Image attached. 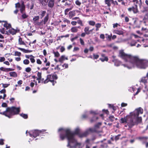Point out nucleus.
I'll return each instance as SVG.
<instances>
[{"mask_svg": "<svg viewBox=\"0 0 148 148\" xmlns=\"http://www.w3.org/2000/svg\"><path fill=\"white\" fill-rule=\"evenodd\" d=\"M21 13L22 14L21 15V20L26 18L29 16L26 13L24 12Z\"/></svg>", "mask_w": 148, "mask_h": 148, "instance_id": "nucleus-19", "label": "nucleus"}, {"mask_svg": "<svg viewBox=\"0 0 148 148\" xmlns=\"http://www.w3.org/2000/svg\"><path fill=\"white\" fill-rule=\"evenodd\" d=\"M141 22V21L138 20H135L134 22V26L136 28H140V24Z\"/></svg>", "mask_w": 148, "mask_h": 148, "instance_id": "nucleus-11", "label": "nucleus"}, {"mask_svg": "<svg viewBox=\"0 0 148 148\" xmlns=\"http://www.w3.org/2000/svg\"><path fill=\"white\" fill-rule=\"evenodd\" d=\"M39 19V16H34L33 18V20L34 21V23L39 24V23H38V20Z\"/></svg>", "mask_w": 148, "mask_h": 148, "instance_id": "nucleus-16", "label": "nucleus"}, {"mask_svg": "<svg viewBox=\"0 0 148 148\" xmlns=\"http://www.w3.org/2000/svg\"><path fill=\"white\" fill-rule=\"evenodd\" d=\"M4 140L3 139H0V145H3L4 144Z\"/></svg>", "mask_w": 148, "mask_h": 148, "instance_id": "nucleus-61", "label": "nucleus"}, {"mask_svg": "<svg viewBox=\"0 0 148 148\" xmlns=\"http://www.w3.org/2000/svg\"><path fill=\"white\" fill-rule=\"evenodd\" d=\"M101 24L100 23H97L95 25V27L96 28H99L101 27Z\"/></svg>", "mask_w": 148, "mask_h": 148, "instance_id": "nucleus-51", "label": "nucleus"}, {"mask_svg": "<svg viewBox=\"0 0 148 148\" xmlns=\"http://www.w3.org/2000/svg\"><path fill=\"white\" fill-rule=\"evenodd\" d=\"M75 3L76 5L79 7L80 6L81 4V2L79 0H76Z\"/></svg>", "mask_w": 148, "mask_h": 148, "instance_id": "nucleus-32", "label": "nucleus"}, {"mask_svg": "<svg viewBox=\"0 0 148 148\" xmlns=\"http://www.w3.org/2000/svg\"><path fill=\"white\" fill-rule=\"evenodd\" d=\"M121 62L118 60H115L114 61V65L116 66H119L121 64Z\"/></svg>", "mask_w": 148, "mask_h": 148, "instance_id": "nucleus-31", "label": "nucleus"}, {"mask_svg": "<svg viewBox=\"0 0 148 148\" xmlns=\"http://www.w3.org/2000/svg\"><path fill=\"white\" fill-rule=\"evenodd\" d=\"M39 1L40 3L43 6H45L47 4V0H39Z\"/></svg>", "mask_w": 148, "mask_h": 148, "instance_id": "nucleus-15", "label": "nucleus"}, {"mask_svg": "<svg viewBox=\"0 0 148 148\" xmlns=\"http://www.w3.org/2000/svg\"><path fill=\"white\" fill-rule=\"evenodd\" d=\"M75 13L74 11H72L69 12V17L70 18H71L72 17L75 15Z\"/></svg>", "mask_w": 148, "mask_h": 148, "instance_id": "nucleus-28", "label": "nucleus"}, {"mask_svg": "<svg viewBox=\"0 0 148 148\" xmlns=\"http://www.w3.org/2000/svg\"><path fill=\"white\" fill-rule=\"evenodd\" d=\"M34 57L33 56V57H30V60L31 62L33 63H34L35 61V60L34 59Z\"/></svg>", "mask_w": 148, "mask_h": 148, "instance_id": "nucleus-44", "label": "nucleus"}, {"mask_svg": "<svg viewBox=\"0 0 148 148\" xmlns=\"http://www.w3.org/2000/svg\"><path fill=\"white\" fill-rule=\"evenodd\" d=\"M55 0H49L48 3V6L49 7L51 8H52L54 4Z\"/></svg>", "mask_w": 148, "mask_h": 148, "instance_id": "nucleus-14", "label": "nucleus"}, {"mask_svg": "<svg viewBox=\"0 0 148 148\" xmlns=\"http://www.w3.org/2000/svg\"><path fill=\"white\" fill-rule=\"evenodd\" d=\"M21 4H20L19 3H17L15 4V7L16 8H19L21 7Z\"/></svg>", "mask_w": 148, "mask_h": 148, "instance_id": "nucleus-48", "label": "nucleus"}, {"mask_svg": "<svg viewBox=\"0 0 148 148\" xmlns=\"http://www.w3.org/2000/svg\"><path fill=\"white\" fill-rule=\"evenodd\" d=\"M65 60V56L64 55H62L61 56V57L59 58V61L61 63H63V61Z\"/></svg>", "mask_w": 148, "mask_h": 148, "instance_id": "nucleus-29", "label": "nucleus"}, {"mask_svg": "<svg viewBox=\"0 0 148 148\" xmlns=\"http://www.w3.org/2000/svg\"><path fill=\"white\" fill-rule=\"evenodd\" d=\"M53 53L54 54L55 56L56 57H58L60 56V54L58 51L56 52L53 51Z\"/></svg>", "mask_w": 148, "mask_h": 148, "instance_id": "nucleus-39", "label": "nucleus"}, {"mask_svg": "<svg viewBox=\"0 0 148 148\" xmlns=\"http://www.w3.org/2000/svg\"><path fill=\"white\" fill-rule=\"evenodd\" d=\"M114 33L119 35H122L123 34V32L121 30H115L114 31Z\"/></svg>", "mask_w": 148, "mask_h": 148, "instance_id": "nucleus-23", "label": "nucleus"}, {"mask_svg": "<svg viewBox=\"0 0 148 148\" xmlns=\"http://www.w3.org/2000/svg\"><path fill=\"white\" fill-rule=\"evenodd\" d=\"M31 70V68L29 67L25 69V71L27 72H30Z\"/></svg>", "mask_w": 148, "mask_h": 148, "instance_id": "nucleus-50", "label": "nucleus"}, {"mask_svg": "<svg viewBox=\"0 0 148 148\" xmlns=\"http://www.w3.org/2000/svg\"><path fill=\"white\" fill-rule=\"evenodd\" d=\"M72 9V8H67L64 11L65 14L67 15L68 12L71 10Z\"/></svg>", "mask_w": 148, "mask_h": 148, "instance_id": "nucleus-43", "label": "nucleus"}, {"mask_svg": "<svg viewBox=\"0 0 148 148\" xmlns=\"http://www.w3.org/2000/svg\"><path fill=\"white\" fill-rule=\"evenodd\" d=\"M120 136V134H118L117 136H116L115 137V140L116 141L119 140Z\"/></svg>", "mask_w": 148, "mask_h": 148, "instance_id": "nucleus-47", "label": "nucleus"}, {"mask_svg": "<svg viewBox=\"0 0 148 148\" xmlns=\"http://www.w3.org/2000/svg\"><path fill=\"white\" fill-rule=\"evenodd\" d=\"M65 50V49L64 47L62 46L60 48V51L61 52L64 51Z\"/></svg>", "mask_w": 148, "mask_h": 148, "instance_id": "nucleus-59", "label": "nucleus"}, {"mask_svg": "<svg viewBox=\"0 0 148 148\" xmlns=\"http://www.w3.org/2000/svg\"><path fill=\"white\" fill-rule=\"evenodd\" d=\"M79 40L81 44L82 45H84V42L82 38H80Z\"/></svg>", "mask_w": 148, "mask_h": 148, "instance_id": "nucleus-46", "label": "nucleus"}, {"mask_svg": "<svg viewBox=\"0 0 148 148\" xmlns=\"http://www.w3.org/2000/svg\"><path fill=\"white\" fill-rule=\"evenodd\" d=\"M137 138L142 141L143 143H144L147 141L148 137L141 136L138 137Z\"/></svg>", "mask_w": 148, "mask_h": 148, "instance_id": "nucleus-13", "label": "nucleus"}, {"mask_svg": "<svg viewBox=\"0 0 148 148\" xmlns=\"http://www.w3.org/2000/svg\"><path fill=\"white\" fill-rule=\"evenodd\" d=\"M46 130H31L28 133L29 135L32 137L36 138L37 136H39L40 134L42 133L45 132Z\"/></svg>", "mask_w": 148, "mask_h": 148, "instance_id": "nucleus-6", "label": "nucleus"}, {"mask_svg": "<svg viewBox=\"0 0 148 148\" xmlns=\"http://www.w3.org/2000/svg\"><path fill=\"white\" fill-rule=\"evenodd\" d=\"M6 92V90L5 89H3L0 91V92L1 93L4 94Z\"/></svg>", "mask_w": 148, "mask_h": 148, "instance_id": "nucleus-63", "label": "nucleus"}, {"mask_svg": "<svg viewBox=\"0 0 148 148\" xmlns=\"http://www.w3.org/2000/svg\"><path fill=\"white\" fill-rule=\"evenodd\" d=\"M2 84L3 85V87L4 88H6L7 87H8V86L9 85H10L9 84Z\"/></svg>", "mask_w": 148, "mask_h": 148, "instance_id": "nucleus-60", "label": "nucleus"}, {"mask_svg": "<svg viewBox=\"0 0 148 148\" xmlns=\"http://www.w3.org/2000/svg\"><path fill=\"white\" fill-rule=\"evenodd\" d=\"M114 117L113 116H110L109 117V119L111 122H112L114 120Z\"/></svg>", "mask_w": 148, "mask_h": 148, "instance_id": "nucleus-45", "label": "nucleus"}, {"mask_svg": "<svg viewBox=\"0 0 148 148\" xmlns=\"http://www.w3.org/2000/svg\"><path fill=\"white\" fill-rule=\"evenodd\" d=\"M20 8H21L20 9L21 12V13H23L25 10V5L23 2H22L21 4V6Z\"/></svg>", "mask_w": 148, "mask_h": 148, "instance_id": "nucleus-18", "label": "nucleus"}, {"mask_svg": "<svg viewBox=\"0 0 148 148\" xmlns=\"http://www.w3.org/2000/svg\"><path fill=\"white\" fill-rule=\"evenodd\" d=\"M58 132L61 131L60 134V138L62 140H64L65 138L68 140V144L67 146L69 148H76L77 147H80L81 144L78 143L75 138L74 136L75 134V131L73 132L69 129H63L60 128L58 130Z\"/></svg>", "mask_w": 148, "mask_h": 148, "instance_id": "nucleus-2", "label": "nucleus"}, {"mask_svg": "<svg viewBox=\"0 0 148 148\" xmlns=\"http://www.w3.org/2000/svg\"><path fill=\"white\" fill-rule=\"evenodd\" d=\"M101 125V123L99 122L95 125L94 127L90 128L88 130L83 133L80 132L79 129L77 128L75 130V133L77 134L79 137L82 138L86 136L88 134L89 132H100L101 131L99 130V129Z\"/></svg>", "mask_w": 148, "mask_h": 148, "instance_id": "nucleus-4", "label": "nucleus"}, {"mask_svg": "<svg viewBox=\"0 0 148 148\" xmlns=\"http://www.w3.org/2000/svg\"><path fill=\"white\" fill-rule=\"evenodd\" d=\"M8 32L10 34L12 35L15 34L16 32V30L12 28L10 29Z\"/></svg>", "mask_w": 148, "mask_h": 148, "instance_id": "nucleus-20", "label": "nucleus"}, {"mask_svg": "<svg viewBox=\"0 0 148 148\" xmlns=\"http://www.w3.org/2000/svg\"><path fill=\"white\" fill-rule=\"evenodd\" d=\"M29 63V61L27 59H25L23 61V63L25 65L28 64Z\"/></svg>", "mask_w": 148, "mask_h": 148, "instance_id": "nucleus-37", "label": "nucleus"}, {"mask_svg": "<svg viewBox=\"0 0 148 148\" xmlns=\"http://www.w3.org/2000/svg\"><path fill=\"white\" fill-rule=\"evenodd\" d=\"M133 2H134V6L128 8V10L129 12L132 11L134 13L136 14L139 12L137 5L138 3V0H133Z\"/></svg>", "mask_w": 148, "mask_h": 148, "instance_id": "nucleus-7", "label": "nucleus"}, {"mask_svg": "<svg viewBox=\"0 0 148 148\" xmlns=\"http://www.w3.org/2000/svg\"><path fill=\"white\" fill-rule=\"evenodd\" d=\"M4 27H5L7 29H10L11 27V25L10 24L5 23L4 24Z\"/></svg>", "mask_w": 148, "mask_h": 148, "instance_id": "nucleus-30", "label": "nucleus"}, {"mask_svg": "<svg viewBox=\"0 0 148 148\" xmlns=\"http://www.w3.org/2000/svg\"><path fill=\"white\" fill-rule=\"evenodd\" d=\"M93 9V7L91 5H86L84 8V10L86 14L90 13Z\"/></svg>", "mask_w": 148, "mask_h": 148, "instance_id": "nucleus-10", "label": "nucleus"}, {"mask_svg": "<svg viewBox=\"0 0 148 148\" xmlns=\"http://www.w3.org/2000/svg\"><path fill=\"white\" fill-rule=\"evenodd\" d=\"M38 77L37 78V80L41 79V73L38 72L37 73Z\"/></svg>", "mask_w": 148, "mask_h": 148, "instance_id": "nucleus-36", "label": "nucleus"}, {"mask_svg": "<svg viewBox=\"0 0 148 148\" xmlns=\"http://www.w3.org/2000/svg\"><path fill=\"white\" fill-rule=\"evenodd\" d=\"M21 53L20 52H19L18 51H16L15 52L14 55L15 56H18L19 57L20 56H21Z\"/></svg>", "mask_w": 148, "mask_h": 148, "instance_id": "nucleus-42", "label": "nucleus"}, {"mask_svg": "<svg viewBox=\"0 0 148 148\" xmlns=\"http://www.w3.org/2000/svg\"><path fill=\"white\" fill-rule=\"evenodd\" d=\"M5 60V59L4 57H0V62H3Z\"/></svg>", "mask_w": 148, "mask_h": 148, "instance_id": "nucleus-55", "label": "nucleus"}, {"mask_svg": "<svg viewBox=\"0 0 148 148\" xmlns=\"http://www.w3.org/2000/svg\"><path fill=\"white\" fill-rule=\"evenodd\" d=\"M112 0H105V2L106 4L107 5L108 7L111 6L112 4Z\"/></svg>", "mask_w": 148, "mask_h": 148, "instance_id": "nucleus-22", "label": "nucleus"}, {"mask_svg": "<svg viewBox=\"0 0 148 148\" xmlns=\"http://www.w3.org/2000/svg\"><path fill=\"white\" fill-rule=\"evenodd\" d=\"M57 76L56 75H48L47 76V78L44 82V84L47 83L49 81L52 82L54 79H57Z\"/></svg>", "mask_w": 148, "mask_h": 148, "instance_id": "nucleus-8", "label": "nucleus"}, {"mask_svg": "<svg viewBox=\"0 0 148 148\" xmlns=\"http://www.w3.org/2000/svg\"><path fill=\"white\" fill-rule=\"evenodd\" d=\"M90 27L89 26L86 27L84 29V31L85 33H86L87 35H89L90 34L89 32V29Z\"/></svg>", "mask_w": 148, "mask_h": 148, "instance_id": "nucleus-21", "label": "nucleus"}, {"mask_svg": "<svg viewBox=\"0 0 148 148\" xmlns=\"http://www.w3.org/2000/svg\"><path fill=\"white\" fill-rule=\"evenodd\" d=\"M17 48H18V49L21 50V51H22L24 53L25 52H26L25 51H26V49H24L22 48H20V47H18Z\"/></svg>", "mask_w": 148, "mask_h": 148, "instance_id": "nucleus-53", "label": "nucleus"}, {"mask_svg": "<svg viewBox=\"0 0 148 148\" xmlns=\"http://www.w3.org/2000/svg\"><path fill=\"white\" fill-rule=\"evenodd\" d=\"M66 25H62L60 27H61L62 28V29H60L61 31V32L64 31L65 30V27L66 26Z\"/></svg>", "mask_w": 148, "mask_h": 148, "instance_id": "nucleus-35", "label": "nucleus"}, {"mask_svg": "<svg viewBox=\"0 0 148 148\" xmlns=\"http://www.w3.org/2000/svg\"><path fill=\"white\" fill-rule=\"evenodd\" d=\"M11 77H17V74L15 72H10L9 73Z\"/></svg>", "mask_w": 148, "mask_h": 148, "instance_id": "nucleus-27", "label": "nucleus"}, {"mask_svg": "<svg viewBox=\"0 0 148 148\" xmlns=\"http://www.w3.org/2000/svg\"><path fill=\"white\" fill-rule=\"evenodd\" d=\"M77 23L81 25H82V23L81 21L80 20H78Z\"/></svg>", "mask_w": 148, "mask_h": 148, "instance_id": "nucleus-64", "label": "nucleus"}, {"mask_svg": "<svg viewBox=\"0 0 148 148\" xmlns=\"http://www.w3.org/2000/svg\"><path fill=\"white\" fill-rule=\"evenodd\" d=\"M49 18V15L48 14H47V15L45 16V17L44 18V21H43V23L44 24H46V23H47V21L48 20Z\"/></svg>", "mask_w": 148, "mask_h": 148, "instance_id": "nucleus-26", "label": "nucleus"}, {"mask_svg": "<svg viewBox=\"0 0 148 148\" xmlns=\"http://www.w3.org/2000/svg\"><path fill=\"white\" fill-rule=\"evenodd\" d=\"M18 44L20 45H25V42L22 40V38L20 37L18 39Z\"/></svg>", "mask_w": 148, "mask_h": 148, "instance_id": "nucleus-25", "label": "nucleus"}, {"mask_svg": "<svg viewBox=\"0 0 148 148\" xmlns=\"http://www.w3.org/2000/svg\"><path fill=\"white\" fill-rule=\"evenodd\" d=\"M46 13V12L45 11H43L42 12L41 15L42 16V17H43L45 15V14Z\"/></svg>", "mask_w": 148, "mask_h": 148, "instance_id": "nucleus-56", "label": "nucleus"}, {"mask_svg": "<svg viewBox=\"0 0 148 148\" xmlns=\"http://www.w3.org/2000/svg\"><path fill=\"white\" fill-rule=\"evenodd\" d=\"M136 43L135 40L131 39L129 40L127 42V44L131 47L135 46Z\"/></svg>", "mask_w": 148, "mask_h": 148, "instance_id": "nucleus-12", "label": "nucleus"}, {"mask_svg": "<svg viewBox=\"0 0 148 148\" xmlns=\"http://www.w3.org/2000/svg\"><path fill=\"white\" fill-rule=\"evenodd\" d=\"M71 31L73 33L77 32L78 31V29H77V27H72L71 29Z\"/></svg>", "mask_w": 148, "mask_h": 148, "instance_id": "nucleus-24", "label": "nucleus"}, {"mask_svg": "<svg viewBox=\"0 0 148 148\" xmlns=\"http://www.w3.org/2000/svg\"><path fill=\"white\" fill-rule=\"evenodd\" d=\"M143 22L145 23L146 21H148V16L146 15L143 18Z\"/></svg>", "mask_w": 148, "mask_h": 148, "instance_id": "nucleus-38", "label": "nucleus"}, {"mask_svg": "<svg viewBox=\"0 0 148 148\" xmlns=\"http://www.w3.org/2000/svg\"><path fill=\"white\" fill-rule=\"evenodd\" d=\"M0 32L2 34H3L5 33V31L4 28H2L0 29Z\"/></svg>", "mask_w": 148, "mask_h": 148, "instance_id": "nucleus-49", "label": "nucleus"}, {"mask_svg": "<svg viewBox=\"0 0 148 148\" xmlns=\"http://www.w3.org/2000/svg\"><path fill=\"white\" fill-rule=\"evenodd\" d=\"M20 116L25 119L27 118V114H20Z\"/></svg>", "mask_w": 148, "mask_h": 148, "instance_id": "nucleus-40", "label": "nucleus"}, {"mask_svg": "<svg viewBox=\"0 0 148 148\" xmlns=\"http://www.w3.org/2000/svg\"><path fill=\"white\" fill-rule=\"evenodd\" d=\"M99 60H100L102 62H103L106 61H108V59L107 57H105L104 58H100Z\"/></svg>", "mask_w": 148, "mask_h": 148, "instance_id": "nucleus-41", "label": "nucleus"}, {"mask_svg": "<svg viewBox=\"0 0 148 148\" xmlns=\"http://www.w3.org/2000/svg\"><path fill=\"white\" fill-rule=\"evenodd\" d=\"M1 106L3 107H6L7 106V105L6 103H3L2 104Z\"/></svg>", "mask_w": 148, "mask_h": 148, "instance_id": "nucleus-57", "label": "nucleus"}, {"mask_svg": "<svg viewBox=\"0 0 148 148\" xmlns=\"http://www.w3.org/2000/svg\"><path fill=\"white\" fill-rule=\"evenodd\" d=\"M88 23L90 25L94 26L95 24V21H89L88 22Z\"/></svg>", "mask_w": 148, "mask_h": 148, "instance_id": "nucleus-34", "label": "nucleus"}, {"mask_svg": "<svg viewBox=\"0 0 148 148\" xmlns=\"http://www.w3.org/2000/svg\"><path fill=\"white\" fill-rule=\"evenodd\" d=\"M143 112V110L141 107L136 108L130 113V115L127 116L126 118H121V122L122 123H126L129 128H131L141 121L142 118L139 116V115L142 114Z\"/></svg>", "mask_w": 148, "mask_h": 148, "instance_id": "nucleus-3", "label": "nucleus"}, {"mask_svg": "<svg viewBox=\"0 0 148 148\" xmlns=\"http://www.w3.org/2000/svg\"><path fill=\"white\" fill-rule=\"evenodd\" d=\"M119 56L127 63L123 64L124 67H127L129 69H132L135 66L141 69H145L148 66V61L140 59L138 57L132 56L130 55L125 54L123 50L119 51ZM148 79V72L145 76L143 77L140 82L145 84L147 82Z\"/></svg>", "mask_w": 148, "mask_h": 148, "instance_id": "nucleus-1", "label": "nucleus"}, {"mask_svg": "<svg viewBox=\"0 0 148 148\" xmlns=\"http://www.w3.org/2000/svg\"><path fill=\"white\" fill-rule=\"evenodd\" d=\"M98 118L97 116H94L92 119H91L90 120V122L91 123H92L93 122L96 121L98 119Z\"/></svg>", "mask_w": 148, "mask_h": 148, "instance_id": "nucleus-33", "label": "nucleus"}, {"mask_svg": "<svg viewBox=\"0 0 148 148\" xmlns=\"http://www.w3.org/2000/svg\"><path fill=\"white\" fill-rule=\"evenodd\" d=\"M36 62L38 64H42V62L39 59H37Z\"/></svg>", "mask_w": 148, "mask_h": 148, "instance_id": "nucleus-58", "label": "nucleus"}, {"mask_svg": "<svg viewBox=\"0 0 148 148\" xmlns=\"http://www.w3.org/2000/svg\"><path fill=\"white\" fill-rule=\"evenodd\" d=\"M20 111V108H16L13 106L8 107L4 111L0 112V114L4 115L9 118H11L13 115L19 114Z\"/></svg>", "mask_w": 148, "mask_h": 148, "instance_id": "nucleus-5", "label": "nucleus"}, {"mask_svg": "<svg viewBox=\"0 0 148 148\" xmlns=\"http://www.w3.org/2000/svg\"><path fill=\"white\" fill-rule=\"evenodd\" d=\"M112 3L113 4L115 5H118V3L116 1H114V0H112Z\"/></svg>", "mask_w": 148, "mask_h": 148, "instance_id": "nucleus-52", "label": "nucleus"}, {"mask_svg": "<svg viewBox=\"0 0 148 148\" xmlns=\"http://www.w3.org/2000/svg\"><path fill=\"white\" fill-rule=\"evenodd\" d=\"M99 113V112L97 111H94L91 110L90 112H85V114H83L82 116V117L83 118H87L89 114H96Z\"/></svg>", "mask_w": 148, "mask_h": 148, "instance_id": "nucleus-9", "label": "nucleus"}, {"mask_svg": "<svg viewBox=\"0 0 148 148\" xmlns=\"http://www.w3.org/2000/svg\"><path fill=\"white\" fill-rule=\"evenodd\" d=\"M93 55L94 59H97L99 57V56L98 55H95V54H93Z\"/></svg>", "mask_w": 148, "mask_h": 148, "instance_id": "nucleus-54", "label": "nucleus"}, {"mask_svg": "<svg viewBox=\"0 0 148 148\" xmlns=\"http://www.w3.org/2000/svg\"><path fill=\"white\" fill-rule=\"evenodd\" d=\"M77 22L75 21H72L71 22V24L73 25H76Z\"/></svg>", "mask_w": 148, "mask_h": 148, "instance_id": "nucleus-62", "label": "nucleus"}, {"mask_svg": "<svg viewBox=\"0 0 148 148\" xmlns=\"http://www.w3.org/2000/svg\"><path fill=\"white\" fill-rule=\"evenodd\" d=\"M0 69L3 71L5 72H8L9 71H12L13 70L11 68H6L3 67H1L0 68Z\"/></svg>", "mask_w": 148, "mask_h": 148, "instance_id": "nucleus-17", "label": "nucleus"}]
</instances>
